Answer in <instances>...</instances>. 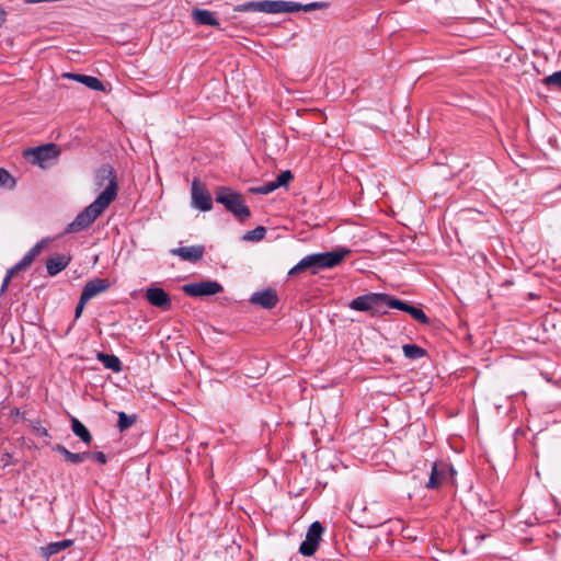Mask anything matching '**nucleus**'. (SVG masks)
Here are the masks:
<instances>
[{"label":"nucleus","instance_id":"obj_36","mask_svg":"<svg viewBox=\"0 0 561 561\" xmlns=\"http://www.w3.org/2000/svg\"><path fill=\"white\" fill-rule=\"evenodd\" d=\"M33 430L39 436H45V437L49 436L47 428L42 425L41 421L34 422Z\"/></svg>","mask_w":561,"mask_h":561},{"label":"nucleus","instance_id":"obj_25","mask_svg":"<svg viewBox=\"0 0 561 561\" xmlns=\"http://www.w3.org/2000/svg\"><path fill=\"white\" fill-rule=\"evenodd\" d=\"M402 351L409 359H420L426 355V351L416 344H404Z\"/></svg>","mask_w":561,"mask_h":561},{"label":"nucleus","instance_id":"obj_13","mask_svg":"<svg viewBox=\"0 0 561 561\" xmlns=\"http://www.w3.org/2000/svg\"><path fill=\"white\" fill-rule=\"evenodd\" d=\"M307 270H310L311 274L313 275L321 271L319 253L309 254L302 257L294 267L289 270L288 275L293 276Z\"/></svg>","mask_w":561,"mask_h":561},{"label":"nucleus","instance_id":"obj_33","mask_svg":"<svg viewBox=\"0 0 561 561\" xmlns=\"http://www.w3.org/2000/svg\"><path fill=\"white\" fill-rule=\"evenodd\" d=\"M327 8H329L328 2L317 1V2H310V3L302 4L301 9L305 12H311V11H316V10H323Z\"/></svg>","mask_w":561,"mask_h":561},{"label":"nucleus","instance_id":"obj_38","mask_svg":"<svg viewBox=\"0 0 561 561\" xmlns=\"http://www.w3.org/2000/svg\"><path fill=\"white\" fill-rule=\"evenodd\" d=\"M0 462L3 467L12 465V455L9 453L2 454L0 457Z\"/></svg>","mask_w":561,"mask_h":561},{"label":"nucleus","instance_id":"obj_15","mask_svg":"<svg viewBox=\"0 0 561 561\" xmlns=\"http://www.w3.org/2000/svg\"><path fill=\"white\" fill-rule=\"evenodd\" d=\"M234 12H263L272 14V0L248 1L233 8Z\"/></svg>","mask_w":561,"mask_h":561},{"label":"nucleus","instance_id":"obj_6","mask_svg":"<svg viewBox=\"0 0 561 561\" xmlns=\"http://www.w3.org/2000/svg\"><path fill=\"white\" fill-rule=\"evenodd\" d=\"M59 152L57 145L48 144L36 148H28L24 151V156L32 163L43 167L46 161L57 158Z\"/></svg>","mask_w":561,"mask_h":561},{"label":"nucleus","instance_id":"obj_14","mask_svg":"<svg viewBox=\"0 0 561 561\" xmlns=\"http://www.w3.org/2000/svg\"><path fill=\"white\" fill-rule=\"evenodd\" d=\"M205 248L203 245L181 247L172 249L171 253L181 257L183 261L197 262L204 255Z\"/></svg>","mask_w":561,"mask_h":561},{"label":"nucleus","instance_id":"obj_1","mask_svg":"<svg viewBox=\"0 0 561 561\" xmlns=\"http://www.w3.org/2000/svg\"><path fill=\"white\" fill-rule=\"evenodd\" d=\"M106 182L105 190L68 224L65 233H77L87 230L115 199L118 185L115 170L110 164L101 165L95 173V184L98 187L104 186Z\"/></svg>","mask_w":561,"mask_h":561},{"label":"nucleus","instance_id":"obj_11","mask_svg":"<svg viewBox=\"0 0 561 561\" xmlns=\"http://www.w3.org/2000/svg\"><path fill=\"white\" fill-rule=\"evenodd\" d=\"M278 295L274 288L255 291L250 298V302L265 309H273L278 304Z\"/></svg>","mask_w":561,"mask_h":561},{"label":"nucleus","instance_id":"obj_16","mask_svg":"<svg viewBox=\"0 0 561 561\" xmlns=\"http://www.w3.org/2000/svg\"><path fill=\"white\" fill-rule=\"evenodd\" d=\"M53 450L59 453L64 457V460L71 465H79L90 459V451L72 453L61 444L55 445Z\"/></svg>","mask_w":561,"mask_h":561},{"label":"nucleus","instance_id":"obj_24","mask_svg":"<svg viewBox=\"0 0 561 561\" xmlns=\"http://www.w3.org/2000/svg\"><path fill=\"white\" fill-rule=\"evenodd\" d=\"M71 430L84 444H90L93 439L90 431L76 417H71Z\"/></svg>","mask_w":561,"mask_h":561},{"label":"nucleus","instance_id":"obj_5","mask_svg":"<svg viewBox=\"0 0 561 561\" xmlns=\"http://www.w3.org/2000/svg\"><path fill=\"white\" fill-rule=\"evenodd\" d=\"M192 206L202 211H209L213 208L211 195L205 184L194 179L191 188Z\"/></svg>","mask_w":561,"mask_h":561},{"label":"nucleus","instance_id":"obj_35","mask_svg":"<svg viewBox=\"0 0 561 561\" xmlns=\"http://www.w3.org/2000/svg\"><path fill=\"white\" fill-rule=\"evenodd\" d=\"M90 458L95 460L96 462H99L101 465H105L107 462V457L102 451H94V453L90 451Z\"/></svg>","mask_w":561,"mask_h":561},{"label":"nucleus","instance_id":"obj_26","mask_svg":"<svg viewBox=\"0 0 561 561\" xmlns=\"http://www.w3.org/2000/svg\"><path fill=\"white\" fill-rule=\"evenodd\" d=\"M386 307L398 309L409 313V310L413 308V305L388 295V299L386 300Z\"/></svg>","mask_w":561,"mask_h":561},{"label":"nucleus","instance_id":"obj_37","mask_svg":"<svg viewBox=\"0 0 561 561\" xmlns=\"http://www.w3.org/2000/svg\"><path fill=\"white\" fill-rule=\"evenodd\" d=\"M87 302H88V301H83V297H82V296H80L79 302H78V305H77V307H76V310H75V317H76V319H78V318L81 316V313H82V311H83L84 306H85V304H87Z\"/></svg>","mask_w":561,"mask_h":561},{"label":"nucleus","instance_id":"obj_3","mask_svg":"<svg viewBox=\"0 0 561 561\" xmlns=\"http://www.w3.org/2000/svg\"><path fill=\"white\" fill-rule=\"evenodd\" d=\"M387 299V294L370 293L356 297L348 304V307L356 311H369L373 316L383 314L387 313L385 309Z\"/></svg>","mask_w":561,"mask_h":561},{"label":"nucleus","instance_id":"obj_19","mask_svg":"<svg viewBox=\"0 0 561 561\" xmlns=\"http://www.w3.org/2000/svg\"><path fill=\"white\" fill-rule=\"evenodd\" d=\"M193 20L199 25L220 27L219 21L208 10L195 9L192 12Z\"/></svg>","mask_w":561,"mask_h":561},{"label":"nucleus","instance_id":"obj_27","mask_svg":"<svg viewBox=\"0 0 561 561\" xmlns=\"http://www.w3.org/2000/svg\"><path fill=\"white\" fill-rule=\"evenodd\" d=\"M136 422V415H128L125 412L118 413L117 427L121 432L128 430Z\"/></svg>","mask_w":561,"mask_h":561},{"label":"nucleus","instance_id":"obj_18","mask_svg":"<svg viewBox=\"0 0 561 561\" xmlns=\"http://www.w3.org/2000/svg\"><path fill=\"white\" fill-rule=\"evenodd\" d=\"M65 77L72 79L77 82H80L94 91H104V85L100 79L96 77L80 75V73H66Z\"/></svg>","mask_w":561,"mask_h":561},{"label":"nucleus","instance_id":"obj_30","mask_svg":"<svg viewBox=\"0 0 561 561\" xmlns=\"http://www.w3.org/2000/svg\"><path fill=\"white\" fill-rule=\"evenodd\" d=\"M277 188H278L277 184L274 181H271L268 183H265L264 185H261V186H257V187H252L250 191L253 194L267 195V194L274 192Z\"/></svg>","mask_w":561,"mask_h":561},{"label":"nucleus","instance_id":"obj_4","mask_svg":"<svg viewBox=\"0 0 561 561\" xmlns=\"http://www.w3.org/2000/svg\"><path fill=\"white\" fill-rule=\"evenodd\" d=\"M324 528L320 522H313L306 534V539L300 543L299 553L305 557H311L316 553Z\"/></svg>","mask_w":561,"mask_h":561},{"label":"nucleus","instance_id":"obj_40","mask_svg":"<svg viewBox=\"0 0 561 561\" xmlns=\"http://www.w3.org/2000/svg\"><path fill=\"white\" fill-rule=\"evenodd\" d=\"M7 21V11L0 5V27Z\"/></svg>","mask_w":561,"mask_h":561},{"label":"nucleus","instance_id":"obj_20","mask_svg":"<svg viewBox=\"0 0 561 561\" xmlns=\"http://www.w3.org/2000/svg\"><path fill=\"white\" fill-rule=\"evenodd\" d=\"M301 8L302 3L299 2L272 0V14L298 12L302 11Z\"/></svg>","mask_w":561,"mask_h":561},{"label":"nucleus","instance_id":"obj_2","mask_svg":"<svg viewBox=\"0 0 561 561\" xmlns=\"http://www.w3.org/2000/svg\"><path fill=\"white\" fill-rule=\"evenodd\" d=\"M215 196L216 202L222 204L240 222L250 218L251 211L240 193L232 191L230 187L220 186L216 190Z\"/></svg>","mask_w":561,"mask_h":561},{"label":"nucleus","instance_id":"obj_28","mask_svg":"<svg viewBox=\"0 0 561 561\" xmlns=\"http://www.w3.org/2000/svg\"><path fill=\"white\" fill-rule=\"evenodd\" d=\"M15 185V179L5 169L0 168V187L12 190Z\"/></svg>","mask_w":561,"mask_h":561},{"label":"nucleus","instance_id":"obj_8","mask_svg":"<svg viewBox=\"0 0 561 561\" xmlns=\"http://www.w3.org/2000/svg\"><path fill=\"white\" fill-rule=\"evenodd\" d=\"M351 249L337 247L332 251L319 253L321 270L333 268L351 254Z\"/></svg>","mask_w":561,"mask_h":561},{"label":"nucleus","instance_id":"obj_39","mask_svg":"<svg viewBox=\"0 0 561 561\" xmlns=\"http://www.w3.org/2000/svg\"><path fill=\"white\" fill-rule=\"evenodd\" d=\"M11 279H12V278H10V277H9V276H7V275L4 276L3 282H2V285H1V288H0V295H3V294L7 291L8 286H9V284H10Z\"/></svg>","mask_w":561,"mask_h":561},{"label":"nucleus","instance_id":"obj_17","mask_svg":"<svg viewBox=\"0 0 561 561\" xmlns=\"http://www.w3.org/2000/svg\"><path fill=\"white\" fill-rule=\"evenodd\" d=\"M70 263V257L64 254H56L46 262L47 273L55 276L64 271Z\"/></svg>","mask_w":561,"mask_h":561},{"label":"nucleus","instance_id":"obj_32","mask_svg":"<svg viewBox=\"0 0 561 561\" xmlns=\"http://www.w3.org/2000/svg\"><path fill=\"white\" fill-rule=\"evenodd\" d=\"M294 175L289 170L283 171L277 175L274 182L277 184V187L287 186L288 183L293 180Z\"/></svg>","mask_w":561,"mask_h":561},{"label":"nucleus","instance_id":"obj_22","mask_svg":"<svg viewBox=\"0 0 561 561\" xmlns=\"http://www.w3.org/2000/svg\"><path fill=\"white\" fill-rule=\"evenodd\" d=\"M72 545H73V540H70V539H64L60 541L50 542L47 546L41 548L42 556L45 558H49L69 547H71Z\"/></svg>","mask_w":561,"mask_h":561},{"label":"nucleus","instance_id":"obj_23","mask_svg":"<svg viewBox=\"0 0 561 561\" xmlns=\"http://www.w3.org/2000/svg\"><path fill=\"white\" fill-rule=\"evenodd\" d=\"M96 359L107 369L115 373H119L122 370V362L116 355L99 352L96 354Z\"/></svg>","mask_w":561,"mask_h":561},{"label":"nucleus","instance_id":"obj_31","mask_svg":"<svg viewBox=\"0 0 561 561\" xmlns=\"http://www.w3.org/2000/svg\"><path fill=\"white\" fill-rule=\"evenodd\" d=\"M409 314L421 324L430 323V318L425 314V312L415 306H413V308L409 310Z\"/></svg>","mask_w":561,"mask_h":561},{"label":"nucleus","instance_id":"obj_21","mask_svg":"<svg viewBox=\"0 0 561 561\" xmlns=\"http://www.w3.org/2000/svg\"><path fill=\"white\" fill-rule=\"evenodd\" d=\"M440 467H443V469H439V465L437 462L433 463L431 474L426 483L427 489L436 490L440 486L442 480L445 477V469L447 468V465L442 463Z\"/></svg>","mask_w":561,"mask_h":561},{"label":"nucleus","instance_id":"obj_10","mask_svg":"<svg viewBox=\"0 0 561 561\" xmlns=\"http://www.w3.org/2000/svg\"><path fill=\"white\" fill-rule=\"evenodd\" d=\"M47 243V240H41L39 242H37L22 259L20 262H18L15 265H13L12 267H10L8 271H7V276H9L10 278H13V276L19 273L20 271L22 270H25L26 267H28L33 261L35 260L36 256L39 255V253L42 252L43 248L45 247V244Z\"/></svg>","mask_w":561,"mask_h":561},{"label":"nucleus","instance_id":"obj_12","mask_svg":"<svg viewBox=\"0 0 561 561\" xmlns=\"http://www.w3.org/2000/svg\"><path fill=\"white\" fill-rule=\"evenodd\" d=\"M111 287V282L107 278H92L84 285L81 296L83 301H89L96 295L106 291Z\"/></svg>","mask_w":561,"mask_h":561},{"label":"nucleus","instance_id":"obj_29","mask_svg":"<svg viewBox=\"0 0 561 561\" xmlns=\"http://www.w3.org/2000/svg\"><path fill=\"white\" fill-rule=\"evenodd\" d=\"M265 233H266V229L263 226H259L255 229L248 231L243 236L242 239L244 241L257 242V241H261L265 237Z\"/></svg>","mask_w":561,"mask_h":561},{"label":"nucleus","instance_id":"obj_9","mask_svg":"<svg viewBox=\"0 0 561 561\" xmlns=\"http://www.w3.org/2000/svg\"><path fill=\"white\" fill-rule=\"evenodd\" d=\"M145 297L150 305L161 309L162 311H168L172 307L170 295L163 288L148 287L146 289Z\"/></svg>","mask_w":561,"mask_h":561},{"label":"nucleus","instance_id":"obj_7","mask_svg":"<svg viewBox=\"0 0 561 561\" xmlns=\"http://www.w3.org/2000/svg\"><path fill=\"white\" fill-rule=\"evenodd\" d=\"M182 290L191 297H205L221 293L224 287L216 280H203L186 284L182 287Z\"/></svg>","mask_w":561,"mask_h":561},{"label":"nucleus","instance_id":"obj_34","mask_svg":"<svg viewBox=\"0 0 561 561\" xmlns=\"http://www.w3.org/2000/svg\"><path fill=\"white\" fill-rule=\"evenodd\" d=\"M546 85H554L561 89V70L543 79Z\"/></svg>","mask_w":561,"mask_h":561}]
</instances>
